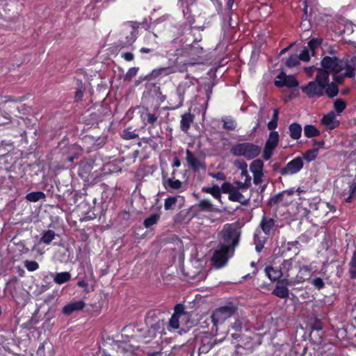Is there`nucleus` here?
I'll use <instances>...</instances> for the list:
<instances>
[{"instance_id":"13d9d810","label":"nucleus","mask_w":356,"mask_h":356,"mask_svg":"<svg viewBox=\"0 0 356 356\" xmlns=\"http://www.w3.org/2000/svg\"><path fill=\"white\" fill-rule=\"evenodd\" d=\"M235 165L238 167L239 169L241 170V171H243V172L247 173V163L245 161H236L235 162Z\"/></svg>"},{"instance_id":"412c9836","label":"nucleus","mask_w":356,"mask_h":356,"mask_svg":"<svg viewBox=\"0 0 356 356\" xmlns=\"http://www.w3.org/2000/svg\"><path fill=\"white\" fill-rule=\"evenodd\" d=\"M186 160L188 165L195 170H199L201 167L200 160L189 149H186Z\"/></svg>"},{"instance_id":"79ce46f5","label":"nucleus","mask_w":356,"mask_h":356,"mask_svg":"<svg viewBox=\"0 0 356 356\" xmlns=\"http://www.w3.org/2000/svg\"><path fill=\"white\" fill-rule=\"evenodd\" d=\"M24 266L30 272H33L39 268V264L35 261L26 260Z\"/></svg>"},{"instance_id":"f03ea898","label":"nucleus","mask_w":356,"mask_h":356,"mask_svg":"<svg viewBox=\"0 0 356 356\" xmlns=\"http://www.w3.org/2000/svg\"><path fill=\"white\" fill-rule=\"evenodd\" d=\"M261 152V147L252 143H241L234 145L230 152L235 156H243L248 160L257 157Z\"/></svg>"},{"instance_id":"338daca9","label":"nucleus","mask_w":356,"mask_h":356,"mask_svg":"<svg viewBox=\"0 0 356 356\" xmlns=\"http://www.w3.org/2000/svg\"><path fill=\"white\" fill-rule=\"evenodd\" d=\"M77 285L80 287H83L85 288V291H87V289H88V284L85 282L84 280H79L78 282H77Z\"/></svg>"},{"instance_id":"052dcab7","label":"nucleus","mask_w":356,"mask_h":356,"mask_svg":"<svg viewBox=\"0 0 356 356\" xmlns=\"http://www.w3.org/2000/svg\"><path fill=\"white\" fill-rule=\"evenodd\" d=\"M264 173L253 174V182L254 184L258 185L261 183Z\"/></svg>"},{"instance_id":"7c9ffc66","label":"nucleus","mask_w":356,"mask_h":356,"mask_svg":"<svg viewBox=\"0 0 356 356\" xmlns=\"http://www.w3.org/2000/svg\"><path fill=\"white\" fill-rule=\"evenodd\" d=\"M304 134L307 138L317 136L320 131L313 125L307 124L304 127Z\"/></svg>"},{"instance_id":"9d476101","label":"nucleus","mask_w":356,"mask_h":356,"mask_svg":"<svg viewBox=\"0 0 356 356\" xmlns=\"http://www.w3.org/2000/svg\"><path fill=\"white\" fill-rule=\"evenodd\" d=\"M229 252L226 247H220L219 249L215 250L211 258L212 264L216 268L223 267L227 262V254Z\"/></svg>"},{"instance_id":"9b49d317","label":"nucleus","mask_w":356,"mask_h":356,"mask_svg":"<svg viewBox=\"0 0 356 356\" xmlns=\"http://www.w3.org/2000/svg\"><path fill=\"white\" fill-rule=\"evenodd\" d=\"M275 85L278 88L286 86L292 88L298 87V82L294 76L287 75L282 72L276 76Z\"/></svg>"},{"instance_id":"5fc2aeb1","label":"nucleus","mask_w":356,"mask_h":356,"mask_svg":"<svg viewBox=\"0 0 356 356\" xmlns=\"http://www.w3.org/2000/svg\"><path fill=\"white\" fill-rule=\"evenodd\" d=\"M138 71V67H131L128 72L125 74L124 79L126 80H131L133 77H134Z\"/></svg>"},{"instance_id":"6e6d98bb","label":"nucleus","mask_w":356,"mask_h":356,"mask_svg":"<svg viewBox=\"0 0 356 356\" xmlns=\"http://www.w3.org/2000/svg\"><path fill=\"white\" fill-rule=\"evenodd\" d=\"M174 315L181 317L185 314L184 307L181 304H178L175 307Z\"/></svg>"},{"instance_id":"ddd939ff","label":"nucleus","mask_w":356,"mask_h":356,"mask_svg":"<svg viewBox=\"0 0 356 356\" xmlns=\"http://www.w3.org/2000/svg\"><path fill=\"white\" fill-rule=\"evenodd\" d=\"M176 51V55L188 56L191 57L193 60H195V56L199 57L202 54H203V48L196 44L184 49H177Z\"/></svg>"},{"instance_id":"e2e57ef3","label":"nucleus","mask_w":356,"mask_h":356,"mask_svg":"<svg viewBox=\"0 0 356 356\" xmlns=\"http://www.w3.org/2000/svg\"><path fill=\"white\" fill-rule=\"evenodd\" d=\"M122 57L127 61H131L134 58V56L131 52L122 54Z\"/></svg>"},{"instance_id":"a18cd8bd","label":"nucleus","mask_w":356,"mask_h":356,"mask_svg":"<svg viewBox=\"0 0 356 356\" xmlns=\"http://www.w3.org/2000/svg\"><path fill=\"white\" fill-rule=\"evenodd\" d=\"M317 149H309L305 153L303 159L307 161H314L317 156Z\"/></svg>"},{"instance_id":"39448f33","label":"nucleus","mask_w":356,"mask_h":356,"mask_svg":"<svg viewBox=\"0 0 356 356\" xmlns=\"http://www.w3.org/2000/svg\"><path fill=\"white\" fill-rule=\"evenodd\" d=\"M218 328L213 334L209 332H204L197 338V343H199L200 346L198 348L199 355L206 354L217 343H221L223 339L217 341L213 337L217 334Z\"/></svg>"},{"instance_id":"de8ad7c7","label":"nucleus","mask_w":356,"mask_h":356,"mask_svg":"<svg viewBox=\"0 0 356 356\" xmlns=\"http://www.w3.org/2000/svg\"><path fill=\"white\" fill-rule=\"evenodd\" d=\"M348 193H349V195L347 198H346V202H351L352 199L353 197H356V181L353 183L350 186Z\"/></svg>"},{"instance_id":"49530a36","label":"nucleus","mask_w":356,"mask_h":356,"mask_svg":"<svg viewBox=\"0 0 356 356\" xmlns=\"http://www.w3.org/2000/svg\"><path fill=\"white\" fill-rule=\"evenodd\" d=\"M172 72V70H171V68L163 67V68H160L159 70H154L152 72V74H153V76H159V75L165 76Z\"/></svg>"},{"instance_id":"37998d69","label":"nucleus","mask_w":356,"mask_h":356,"mask_svg":"<svg viewBox=\"0 0 356 356\" xmlns=\"http://www.w3.org/2000/svg\"><path fill=\"white\" fill-rule=\"evenodd\" d=\"M177 201V197H169L165 200L164 208L165 210L171 209Z\"/></svg>"},{"instance_id":"7ed1b4c3","label":"nucleus","mask_w":356,"mask_h":356,"mask_svg":"<svg viewBox=\"0 0 356 356\" xmlns=\"http://www.w3.org/2000/svg\"><path fill=\"white\" fill-rule=\"evenodd\" d=\"M240 232L233 225H225L222 230L223 243L220 247H226L230 251L235 248L239 241Z\"/></svg>"},{"instance_id":"4468645a","label":"nucleus","mask_w":356,"mask_h":356,"mask_svg":"<svg viewBox=\"0 0 356 356\" xmlns=\"http://www.w3.org/2000/svg\"><path fill=\"white\" fill-rule=\"evenodd\" d=\"M259 227L266 236H270L275 231V222L272 218L264 216L260 222Z\"/></svg>"},{"instance_id":"f704fd0d","label":"nucleus","mask_w":356,"mask_h":356,"mask_svg":"<svg viewBox=\"0 0 356 356\" xmlns=\"http://www.w3.org/2000/svg\"><path fill=\"white\" fill-rule=\"evenodd\" d=\"M159 218L160 214L154 213L144 220L143 225L146 228H149L151 226L156 224Z\"/></svg>"},{"instance_id":"f3484780","label":"nucleus","mask_w":356,"mask_h":356,"mask_svg":"<svg viewBox=\"0 0 356 356\" xmlns=\"http://www.w3.org/2000/svg\"><path fill=\"white\" fill-rule=\"evenodd\" d=\"M321 123L328 129H333L339 125V121L337 120L335 113L333 111L324 115L321 119Z\"/></svg>"},{"instance_id":"4d7b16f0","label":"nucleus","mask_w":356,"mask_h":356,"mask_svg":"<svg viewBox=\"0 0 356 356\" xmlns=\"http://www.w3.org/2000/svg\"><path fill=\"white\" fill-rule=\"evenodd\" d=\"M177 95L179 97V102L178 105L175 106V108L181 107L183 105L184 102V91L181 90L180 87L177 88Z\"/></svg>"},{"instance_id":"4be33fe9","label":"nucleus","mask_w":356,"mask_h":356,"mask_svg":"<svg viewBox=\"0 0 356 356\" xmlns=\"http://www.w3.org/2000/svg\"><path fill=\"white\" fill-rule=\"evenodd\" d=\"M194 116L190 113H184L181 115L180 122V128L184 132H187L193 122Z\"/></svg>"},{"instance_id":"bf43d9fd","label":"nucleus","mask_w":356,"mask_h":356,"mask_svg":"<svg viewBox=\"0 0 356 356\" xmlns=\"http://www.w3.org/2000/svg\"><path fill=\"white\" fill-rule=\"evenodd\" d=\"M284 196V193H280L273 197L270 199L271 204H277L282 201V197Z\"/></svg>"},{"instance_id":"6e6552de","label":"nucleus","mask_w":356,"mask_h":356,"mask_svg":"<svg viewBox=\"0 0 356 356\" xmlns=\"http://www.w3.org/2000/svg\"><path fill=\"white\" fill-rule=\"evenodd\" d=\"M303 167V159L300 156L294 158L286 165L280 170L281 175L286 176L298 173Z\"/></svg>"},{"instance_id":"69168bd1","label":"nucleus","mask_w":356,"mask_h":356,"mask_svg":"<svg viewBox=\"0 0 356 356\" xmlns=\"http://www.w3.org/2000/svg\"><path fill=\"white\" fill-rule=\"evenodd\" d=\"M277 126V121L276 120H271L268 123V129L270 130H273L275 129Z\"/></svg>"},{"instance_id":"1a4fd4ad","label":"nucleus","mask_w":356,"mask_h":356,"mask_svg":"<svg viewBox=\"0 0 356 356\" xmlns=\"http://www.w3.org/2000/svg\"><path fill=\"white\" fill-rule=\"evenodd\" d=\"M291 285H294L292 280L283 278L277 282L275 288L273 291V294L280 298H287L289 296L287 286Z\"/></svg>"},{"instance_id":"bb28decb","label":"nucleus","mask_w":356,"mask_h":356,"mask_svg":"<svg viewBox=\"0 0 356 356\" xmlns=\"http://www.w3.org/2000/svg\"><path fill=\"white\" fill-rule=\"evenodd\" d=\"M223 128L229 131L234 130L236 127V120L230 116H224L222 118Z\"/></svg>"},{"instance_id":"423d86ee","label":"nucleus","mask_w":356,"mask_h":356,"mask_svg":"<svg viewBox=\"0 0 356 356\" xmlns=\"http://www.w3.org/2000/svg\"><path fill=\"white\" fill-rule=\"evenodd\" d=\"M138 30L131 23L124 24L121 30V38L120 40V44L122 47H129L131 45L138 37Z\"/></svg>"},{"instance_id":"2eb2a0df","label":"nucleus","mask_w":356,"mask_h":356,"mask_svg":"<svg viewBox=\"0 0 356 356\" xmlns=\"http://www.w3.org/2000/svg\"><path fill=\"white\" fill-rule=\"evenodd\" d=\"M157 35L152 32L147 33L144 37L145 41H152L150 44V47H142L140 49V52L141 54H148L154 52L159 46V43L156 41Z\"/></svg>"},{"instance_id":"603ef678","label":"nucleus","mask_w":356,"mask_h":356,"mask_svg":"<svg viewBox=\"0 0 356 356\" xmlns=\"http://www.w3.org/2000/svg\"><path fill=\"white\" fill-rule=\"evenodd\" d=\"M312 284L315 286L317 289L320 290L323 289L325 286V283L321 277H315L314 278L312 282Z\"/></svg>"},{"instance_id":"8fccbe9b","label":"nucleus","mask_w":356,"mask_h":356,"mask_svg":"<svg viewBox=\"0 0 356 356\" xmlns=\"http://www.w3.org/2000/svg\"><path fill=\"white\" fill-rule=\"evenodd\" d=\"M310 53L311 51L309 49L305 47L302 52L298 56L300 58V60L302 61H309L310 59Z\"/></svg>"},{"instance_id":"2f4dec72","label":"nucleus","mask_w":356,"mask_h":356,"mask_svg":"<svg viewBox=\"0 0 356 356\" xmlns=\"http://www.w3.org/2000/svg\"><path fill=\"white\" fill-rule=\"evenodd\" d=\"M56 234L53 230L48 229L44 232L40 241L41 242L48 245L55 238Z\"/></svg>"},{"instance_id":"473e14b6","label":"nucleus","mask_w":356,"mask_h":356,"mask_svg":"<svg viewBox=\"0 0 356 356\" xmlns=\"http://www.w3.org/2000/svg\"><path fill=\"white\" fill-rule=\"evenodd\" d=\"M45 197V195L44 193L40 191L32 192L28 193L26 195V199L28 201L35 202L39 201L40 200L44 199Z\"/></svg>"},{"instance_id":"c85d7f7f","label":"nucleus","mask_w":356,"mask_h":356,"mask_svg":"<svg viewBox=\"0 0 356 356\" xmlns=\"http://www.w3.org/2000/svg\"><path fill=\"white\" fill-rule=\"evenodd\" d=\"M264 163L260 159L254 160L250 165V170L252 174L263 173Z\"/></svg>"},{"instance_id":"cd10ccee","label":"nucleus","mask_w":356,"mask_h":356,"mask_svg":"<svg viewBox=\"0 0 356 356\" xmlns=\"http://www.w3.org/2000/svg\"><path fill=\"white\" fill-rule=\"evenodd\" d=\"M279 142V134L277 131H271L269 134L265 145L275 148Z\"/></svg>"},{"instance_id":"ea45409f","label":"nucleus","mask_w":356,"mask_h":356,"mask_svg":"<svg viewBox=\"0 0 356 356\" xmlns=\"http://www.w3.org/2000/svg\"><path fill=\"white\" fill-rule=\"evenodd\" d=\"M122 137L125 140H131L138 138V135L136 134L135 131H132L131 128H128L124 130Z\"/></svg>"},{"instance_id":"5701e85b","label":"nucleus","mask_w":356,"mask_h":356,"mask_svg":"<svg viewBox=\"0 0 356 356\" xmlns=\"http://www.w3.org/2000/svg\"><path fill=\"white\" fill-rule=\"evenodd\" d=\"M53 280L58 284H63L71 279V274L69 272L57 273L52 274Z\"/></svg>"},{"instance_id":"6ab92c4d","label":"nucleus","mask_w":356,"mask_h":356,"mask_svg":"<svg viewBox=\"0 0 356 356\" xmlns=\"http://www.w3.org/2000/svg\"><path fill=\"white\" fill-rule=\"evenodd\" d=\"M265 272L268 277L271 281L280 280V279L283 276L282 269L280 268L268 266L265 268Z\"/></svg>"},{"instance_id":"72a5a7b5","label":"nucleus","mask_w":356,"mask_h":356,"mask_svg":"<svg viewBox=\"0 0 356 356\" xmlns=\"http://www.w3.org/2000/svg\"><path fill=\"white\" fill-rule=\"evenodd\" d=\"M322 42L321 38H313L308 42L307 47L309 49L312 56L315 55V50L321 46Z\"/></svg>"},{"instance_id":"e433bc0d","label":"nucleus","mask_w":356,"mask_h":356,"mask_svg":"<svg viewBox=\"0 0 356 356\" xmlns=\"http://www.w3.org/2000/svg\"><path fill=\"white\" fill-rule=\"evenodd\" d=\"M203 191H205L207 193L211 194L213 195L216 199L220 200L221 198V195L220 192V188L218 186L215 185L212 187L209 188H204Z\"/></svg>"},{"instance_id":"a878e982","label":"nucleus","mask_w":356,"mask_h":356,"mask_svg":"<svg viewBox=\"0 0 356 356\" xmlns=\"http://www.w3.org/2000/svg\"><path fill=\"white\" fill-rule=\"evenodd\" d=\"M337 84L339 83L336 81L330 83L328 82L327 83L324 92H325L329 97L333 98L338 95L339 89Z\"/></svg>"},{"instance_id":"b1692460","label":"nucleus","mask_w":356,"mask_h":356,"mask_svg":"<svg viewBox=\"0 0 356 356\" xmlns=\"http://www.w3.org/2000/svg\"><path fill=\"white\" fill-rule=\"evenodd\" d=\"M290 137L293 140H298L301 137L302 127L298 123H292L289 127Z\"/></svg>"},{"instance_id":"864d4df0","label":"nucleus","mask_w":356,"mask_h":356,"mask_svg":"<svg viewBox=\"0 0 356 356\" xmlns=\"http://www.w3.org/2000/svg\"><path fill=\"white\" fill-rule=\"evenodd\" d=\"M275 148L265 145L263 152V158L264 160L268 161L271 157Z\"/></svg>"},{"instance_id":"09e8293b","label":"nucleus","mask_w":356,"mask_h":356,"mask_svg":"<svg viewBox=\"0 0 356 356\" xmlns=\"http://www.w3.org/2000/svg\"><path fill=\"white\" fill-rule=\"evenodd\" d=\"M349 272L352 278H356V256L354 255L350 262Z\"/></svg>"},{"instance_id":"a19ab883","label":"nucleus","mask_w":356,"mask_h":356,"mask_svg":"<svg viewBox=\"0 0 356 356\" xmlns=\"http://www.w3.org/2000/svg\"><path fill=\"white\" fill-rule=\"evenodd\" d=\"M335 111L341 113L346 107V102L341 99H337L334 104Z\"/></svg>"},{"instance_id":"0eeeda50","label":"nucleus","mask_w":356,"mask_h":356,"mask_svg":"<svg viewBox=\"0 0 356 356\" xmlns=\"http://www.w3.org/2000/svg\"><path fill=\"white\" fill-rule=\"evenodd\" d=\"M222 191L225 193L229 194V199L233 202H237L243 205H247L249 203L250 196H246L229 182H225L221 186Z\"/></svg>"},{"instance_id":"58836bf2","label":"nucleus","mask_w":356,"mask_h":356,"mask_svg":"<svg viewBox=\"0 0 356 356\" xmlns=\"http://www.w3.org/2000/svg\"><path fill=\"white\" fill-rule=\"evenodd\" d=\"M166 183L169 187L175 190L179 189L182 186V182L181 181L178 179H174L173 178H168L166 180Z\"/></svg>"},{"instance_id":"f257e3e1","label":"nucleus","mask_w":356,"mask_h":356,"mask_svg":"<svg viewBox=\"0 0 356 356\" xmlns=\"http://www.w3.org/2000/svg\"><path fill=\"white\" fill-rule=\"evenodd\" d=\"M321 68L316 69L315 80L301 88L309 98L323 95L330 73H332L334 81L339 84H342L345 79H353L356 75V56L343 58L326 56L321 60Z\"/></svg>"},{"instance_id":"4c0bfd02","label":"nucleus","mask_w":356,"mask_h":356,"mask_svg":"<svg viewBox=\"0 0 356 356\" xmlns=\"http://www.w3.org/2000/svg\"><path fill=\"white\" fill-rule=\"evenodd\" d=\"M300 58L298 55H291L286 61V65L288 67H293L299 64Z\"/></svg>"},{"instance_id":"c756f323","label":"nucleus","mask_w":356,"mask_h":356,"mask_svg":"<svg viewBox=\"0 0 356 356\" xmlns=\"http://www.w3.org/2000/svg\"><path fill=\"white\" fill-rule=\"evenodd\" d=\"M197 207L204 211H215L216 210L211 201L207 199L200 200Z\"/></svg>"},{"instance_id":"774afa93","label":"nucleus","mask_w":356,"mask_h":356,"mask_svg":"<svg viewBox=\"0 0 356 356\" xmlns=\"http://www.w3.org/2000/svg\"><path fill=\"white\" fill-rule=\"evenodd\" d=\"M279 116V111L278 109H274L273 110V115L272 120L277 121Z\"/></svg>"},{"instance_id":"aec40b11","label":"nucleus","mask_w":356,"mask_h":356,"mask_svg":"<svg viewBox=\"0 0 356 356\" xmlns=\"http://www.w3.org/2000/svg\"><path fill=\"white\" fill-rule=\"evenodd\" d=\"M268 236L262 235L260 230H256L254 236V243L257 252H259L263 249Z\"/></svg>"},{"instance_id":"3c124183","label":"nucleus","mask_w":356,"mask_h":356,"mask_svg":"<svg viewBox=\"0 0 356 356\" xmlns=\"http://www.w3.org/2000/svg\"><path fill=\"white\" fill-rule=\"evenodd\" d=\"M179 316L172 314L169 321V326L173 329H178L179 327Z\"/></svg>"},{"instance_id":"393cba45","label":"nucleus","mask_w":356,"mask_h":356,"mask_svg":"<svg viewBox=\"0 0 356 356\" xmlns=\"http://www.w3.org/2000/svg\"><path fill=\"white\" fill-rule=\"evenodd\" d=\"M143 122L145 124H149L154 127L158 120V115L154 113H151L148 109L141 115Z\"/></svg>"},{"instance_id":"680f3d73","label":"nucleus","mask_w":356,"mask_h":356,"mask_svg":"<svg viewBox=\"0 0 356 356\" xmlns=\"http://www.w3.org/2000/svg\"><path fill=\"white\" fill-rule=\"evenodd\" d=\"M209 175L217 180L223 181L225 179V175L222 172H218L217 173H209Z\"/></svg>"},{"instance_id":"0e129e2a","label":"nucleus","mask_w":356,"mask_h":356,"mask_svg":"<svg viewBox=\"0 0 356 356\" xmlns=\"http://www.w3.org/2000/svg\"><path fill=\"white\" fill-rule=\"evenodd\" d=\"M83 92L81 88L77 90L75 92V100L77 102L80 101L83 97Z\"/></svg>"},{"instance_id":"c03bdc74","label":"nucleus","mask_w":356,"mask_h":356,"mask_svg":"<svg viewBox=\"0 0 356 356\" xmlns=\"http://www.w3.org/2000/svg\"><path fill=\"white\" fill-rule=\"evenodd\" d=\"M251 185V178L247 177L245 178V180L243 183L242 182H237V187L236 188H238V190H241L242 192L246 191Z\"/></svg>"},{"instance_id":"dca6fc26","label":"nucleus","mask_w":356,"mask_h":356,"mask_svg":"<svg viewBox=\"0 0 356 356\" xmlns=\"http://www.w3.org/2000/svg\"><path fill=\"white\" fill-rule=\"evenodd\" d=\"M156 313L157 312L156 311L149 312L145 319L146 324L150 327L149 332L152 333V336L155 334L156 330L160 329L161 325H163V321L159 319L157 321L154 320Z\"/></svg>"},{"instance_id":"a211bd4d","label":"nucleus","mask_w":356,"mask_h":356,"mask_svg":"<svg viewBox=\"0 0 356 356\" xmlns=\"http://www.w3.org/2000/svg\"><path fill=\"white\" fill-rule=\"evenodd\" d=\"M85 305L86 304L83 300H78L70 302L63 308V312L65 315H70L74 312L83 309L85 307Z\"/></svg>"},{"instance_id":"c9c22d12","label":"nucleus","mask_w":356,"mask_h":356,"mask_svg":"<svg viewBox=\"0 0 356 356\" xmlns=\"http://www.w3.org/2000/svg\"><path fill=\"white\" fill-rule=\"evenodd\" d=\"M292 267H293V264H292L291 260H284L282 262V264L280 266V269H282V271L283 273V276L285 277L284 278L289 279V272L290 270L292 269Z\"/></svg>"},{"instance_id":"f8f14e48","label":"nucleus","mask_w":356,"mask_h":356,"mask_svg":"<svg viewBox=\"0 0 356 356\" xmlns=\"http://www.w3.org/2000/svg\"><path fill=\"white\" fill-rule=\"evenodd\" d=\"M312 268L309 266L302 265L299 266L298 273L296 277L291 279L293 284L302 283L311 277Z\"/></svg>"},{"instance_id":"20e7f679","label":"nucleus","mask_w":356,"mask_h":356,"mask_svg":"<svg viewBox=\"0 0 356 356\" xmlns=\"http://www.w3.org/2000/svg\"><path fill=\"white\" fill-rule=\"evenodd\" d=\"M236 311V307L233 303H229L216 309L211 315V320L216 328H218V324H222L232 316Z\"/></svg>"}]
</instances>
